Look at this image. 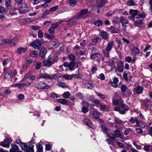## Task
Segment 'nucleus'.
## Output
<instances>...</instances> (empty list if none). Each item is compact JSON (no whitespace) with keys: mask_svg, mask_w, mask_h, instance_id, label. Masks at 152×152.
Returning a JSON list of instances; mask_svg holds the SVG:
<instances>
[{"mask_svg":"<svg viewBox=\"0 0 152 152\" xmlns=\"http://www.w3.org/2000/svg\"><path fill=\"white\" fill-rule=\"evenodd\" d=\"M39 78H44L46 79H58L57 75L56 74L50 75L46 73H41L39 75Z\"/></svg>","mask_w":152,"mask_h":152,"instance_id":"f257e3e1","label":"nucleus"},{"mask_svg":"<svg viewBox=\"0 0 152 152\" xmlns=\"http://www.w3.org/2000/svg\"><path fill=\"white\" fill-rule=\"evenodd\" d=\"M34 86L37 88L41 89H47L49 88L50 86L42 82L37 83L34 85Z\"/></svg>","mask_w":152,"mask_h":152,"instance_id":"f03ea898","label":"nucleus"},{"mask_svg":"<svg viewBox=\"0 0 152 152\" xmlns=\"http://www.w3.org/2000/svg\"><path fill=\"white\" fill-rule=\"evenodd\" d=\"M88 12V10L87 9L82 10L80 13L76 15L77 18H78V19H79L81 18H86L88 17L87 14Z\"/></svg>","mask_w":152,"mask_h":152,"instance_id":"7ed1b4c3","label":"nucleus"},{"mask_svg":"<svg viewBox=\"0 0 152 152\" xmlns=\"http://www.w3.org/2000/svg\"><path fill=\"white\" fill-rule=\"evenodd\" d=\"M114 67L116 72L122 73L124 70V63L122 62L117 63Z\"/></svg>","mask_w":152,"mask_h":152,"instance_id":"20e7f679","label":"nucleus"},{"mask_svg":"<svg viewBox=\"0 0 152 152\" xmlns=\"http://www.w3.org/2000/svg\"><path fill=\"white\" fill-rule=\"evenodd\" d=\"M79 72H78L77 74H72L71 75L69 74H66L63 76V77L66 80H70L71 79L73 78L74 79H77L79 77L78 75Z\"/></svg>","mask_w":152,"mask_h":152,"instance_id":"39448f33","label":"nucleus"},{"mask_svg":"<svg viewBox=\"0 0 152 152\" xmlns=\"http://www.w3.org/2000/svg\"><path fill=\"white\" fill-rule=\"evenodd\" d=\"M28 7L27 5L25 3H23L19 9V12L20 14L25 13L28 12Z\"/></svg>","mask_w":152,"mask_h":152,"instance_id":"423d86ee","label":"nucleus"},{"mask_svg":"<svg viewBox=\"0 0 152 152\" xmlns=\"http://www.w3.org/2000/svg\"><path fill=\"white\" fill-rule=\"evenodd\" d=\"M97 107L99 108L101 111H109L110 110V107L109 105H105L102 104H99L97 106Z\"/></svg>","mask_w":152,"mask_h":152,"instance_id":"0eeeda50","label":"nucleus"},{"mask_svg":"<svg viewBox=\"0 0 152 152\" xmlns=\"http://www.w3.org/2000/svg\"><path fill=\"white\" fill-rule=\"evenodd\" d=\"M11 140L10 138L7 137L4 139L3 142L1 143V145L2 146L9 148L10 146V144L11 142Z\"/></svg>","mask_w":152,"mask_h":152,"instance_id":"6e6552de","label":"nucleus"},{"mask_svg":"<svg viewBox=\"0 0 152 152\" xmlns=\"http://www.w3.org/2000/svg\"><path fill=\"white\" fill-rule=\"evenodd\" d=\"M92 115L93 117L95 119H98L100 118V116L102 115V114L97 110L94 109V110L92 111L91 112Z\"/></svg>","mask_w":152,"mask_h":152,"instance_id":"1a4fd4ad","label":"nucleus"},{"mask_svg":"<svg viewBox=\"0 0 152 152\" xmlns=\"http://www.w3.org/2000/svg\"><path fill=\"white\" fill-rule=\"evenodd\" d=\"M30 44L35 49L37 48L39 49L41 46V42L37 40L31 42Z\"/></svg>","mask_w":152,"mask_h":152,"instance_id":"9d476101","label":"nucleus"},{"mask_svg":"<svg viewBox=\"0 0 152 152\" xmlns=\"http://www.w3.org/2000/svg\"><path fill=\"white\" fill-rule=\"evenodd\" d=\"M78 19L76 16L73 18H72L66 22V24H67L69 26L72 27L75 24L77 20Z\"/></svg>","mask_w":152,"mask_h":152,"instance_id":"9b49d317","label":"nucleus"},{"mask_svg":"<svg viewBox=\"0 0 152 152\" xmlns=\"http://www.w3.org/2000/svg\"><path fill=\"white\" fill-rule=\"evenodd\" d=\"M11 148L10 150V152H22L20 150L18 146L15 144H11Z\"/></svg>","mask_w":152,"mask_h":152,"instance_id":"f8f14e48","label":"nucleus"},{"mask_svg":"<svg viewBox=\"0 0 152 152\" xmlns=\"http://www.w3.org/2000/svg\"><path fill=\"white\" fill-rule=\"evenodd\" d=\"M136 26H138V25H140L142 23V19H140L139 17L137 15L134 18V20Z\"/></svg>","mask_w":152,"mask_h":152,"instance_id":"ddd939ff","label":"nucleus"},{"mask_svg":"<svg viewBox=\"0 0 152 152\" xmlns=\"http://www.w3.org/2000/svg\"><path fill=\"white\" fill-rule=\"evenodd\" d=\"M59 25L58 23H55L52 24L48 29V31L49 33L52 34L54 33L55 29Z\"/></svg>","mask_w":152,"mask_h":152,"instance_id":"4468645a","label":"nucleus"},{"mask_svg":"<svg viewBox=\"0 0 152 152\" xmlns=\"http://www.w3.org/2000/svg\"><path fill=\"white\" fill-rule=\"evenodd\" d=\"M140 51L139 50L137 46H134L133 47L131 54L133 55H136L139 54Z\"/></svg>","mask_w":152,"mask_h":152,"instance_id":"2eb2a0df","label":"nucleus"},{"mask_svg":"<svg viewBox=\"0 0 152 152\" xmlns=\"http://www.w3.org/2000/svg\"><path fill=\"white\" fill-rule=\"evenodd\" d=\"M107 0H101V1L99 3L97 7V8L98 10L97 11V12L98 13H99V9L101 7H102L104 6Z\"/></svg>","mask_w":152,"mask_h":152,"instance_id":"dca6fc26","label":"nucleus"},{"mask_svg":"<svg viewBox=\"0 0 152 152\" xmlns=\"http://www.w3.org/2000/svg\"><path fill=\"white\" fill-rule=\"evenodd\" d=\"M47 52L46 49L45 47H42L39 52V55L40 56L44 57Z\"/></svg>","mask_w":152,"mask_h":152,"instance_id":"f3484780","label":"nucleus"},{"mask_svg":"<svg viewBox=\"0 0 152 152\" xmlns=\"http://www.w3.org/2000/svg\"><path fill=\"white\" fill-rule=\"evenodd\" d=\"M32 60L31 59L27 60L23 66V69L24 70L26 69L28 66L32 63Z\"/></svg>","mask_w":152,"mask_h":152,"instance_id":"a211bd4d","label":"nucleus"},{"mask_svg":"<svg viewBox=\"0 0 152 152\" xmlns=\"http://www.w3.org/2000/svg\"><path fill=\"white\" fill-rule=\"evenodd\" d=\"M84 122L85 124L88 126L92 128H94V125L89 119H85L84 120Z\"/></svg>","mask_w":152,"mask_h":152,"instance_id":"6ab92c4d","label":"nucleus"},{"mask_svg":"<svg viewBox=\"0 0 152 152\" xmlns=\"http://www.w3.org/2000/svg\"><path fill=\"white\" fill-rule=\"evenodd\" d=\"M135 121L138 127L141 128H144L145 127V125L140 120H137L136 118H135Z\"/></svg>","mask_w":152,"mask_h":152,"instance_id":"aec40b11","label":"nucleus"},{"mask_svg":"<svg viewBox=\"0 0 152 152\" xmlns=\"http://www.w3.org/2000/svg\"><path fill=\"white\" fill-rule=\"evenodd\" d=\"M114 44V42L113 41H111L109 42L106 48V50L110 51L112 49Z\"/></svg>","mask_w":152,"mask_h":152,"instance_id":"412c9836","label":"nucleus"},{"mask_svg":"<svg viewBox=\"0 0 152 152\" xmlns=\"http://www.w3.org/2000/svg\"><path fill=\"white\" fill-rule=\"evenodd\" d=\"M27 48L21 47L18 48L17 52L19 54H22L25 53L27 51Z\"/></svg>","mask_w":152,"mask_h":152,"instance_id":"4be33fe9","label":"nucleus"},{"mask_svg":"<svg viewBox=\"0 0 152 152\" xmlns=\"http://www.w3.org/2000/svg\"><path fill=\"white\" fill-rule=\"evenodd\" d=\"M12 72L10 70H7L6 72H5L4 75V78L7 79L9 77L11 76Z\"/></svg>","mask_w":152,"mask_h":152,"instance_id":"5701e85b","label":"nucleus"},{"mask_svg":"<svg viewBox=\"0 0 152 152\" xmlns=\"http://www.w3.org/2000/svg\"><path fill=\"white\" fill-rule=\"evenodd\" d=\"M139 10H136L130 9L129 11V13L132 15L134 16H137L139 13Z\"/></svg>","mask_w":152,"mask_h":152,"instance_id":"b1692460","label":"nucleus"},{"mask_svg":"<svg viewBox=\"0 0 152 152\" xmlns=\"http://www.w3.org/2000/svg\"><path fill=\"white\" fill-rule=\"evenodd\" d=\"M55 63L54 61H51L49 60H47L45 61L43 63L44 64L47 66H50L52 64H54Z\"/></svg>","mask_w":152,"mask_h":152,"instance_id":"393cba45","label":"nucleus"},{"mask_svg":"<svg viewBox=\"0 0 152 152\" xmlns=\"http://www.w3.org/2000/svg\"><path fill=\"white\" fill-rule=\"evenodd\" d=\"M103 23L101 20H96L94 22V25L96 26H100L103 24Z\"/></svg>","mask_w":152,"mask_h":152,"instance_id":"a878e982","label":"nucleus"},{"mask_svg":"<svg viewBox=\"0 0 152 152\" xmlns=\"http://www.w3.org/2000/svg\"><path fill=\"white\" fill-rule=\"evenodd\" d=\"M58 83L59 86L62 88H64L66 86L65 83L60 80H58Z\"/></svg>","mask_w":152,"mask_h":152,"instance_id":"bb28decb","label":"nucleus"},{"mask_svg":"<svg viewBox=\"0 0 152 152\" xmlns=\"http://www.w3.org/2000/svg\"><path fill=\"white\" fill-rule=\"evenodd\" d=\"M75 65L74 61H72L70 62L69 67L71 71H72L74 70V67Z\"/></svg>","mask_w":152,"mask_h":152,"instance_id":"cd10ccee","label":"nucleus"},{"mask_svg":"<svg viewBox=\"0 0 152 152\" xmlns=\"http://www.w3.org/2000/svg\"><path fill=\"white\" fill-rule=\"evenodd\" d=\"M101 36L104 39H106L108 37V36L107 33L104 31L102 32L101 33Z\"/></svg>","mask_w":152,"mask_h":152,"instance_id":"c85d7f7f","label":"nucleus"},{"mask_svg":"<svg viewBox=\"0 0 152 152\" xmlns=\"http://www.w3.org/2000/svg\"><path fill=\"white\" fill-rule=\"evenodd\" d=\"M37 148L38 152H43V147L42 145L39 144L37 145Z\"/></svg>","mask_w":152,"mask_h":152,"instance_id":"c756f323","label":"nucleus"},{"mask_svg":"<svg viewBox=\"0 0 152 152\" xmlns=\"http://www.w3.org/2000/svg\"><path fill=\"white\" fill-rule=\"evenodd\" d=\"M13 86L15 87H18L19 89H20L23 88L24 87L23 84L21 83L15 84Z\"/></svg>","mask_w":152,"mask_h":152,"instance_id":"7c9ffc66","label":"nucleus"},{"mask_svg":"<svg viewBox=\"0 0 152 152\" xmlns=\"http://www.w3.org/2000/svg\"><path fill=\"white\" fill-rule=\"evenodd\" d=\"M120 22L122 23V24H127L128 23V21L124 17H122L120 19Z\"/></svg>","mask_w":152,"mask_h":152,"instance_id":"2f4dec72","label":"nucleus"},{"mask_svg":"<svg viewBox=\"0 0 152 152\" xmlns=\"http://www.w3.org/2000/svg\"><path fill=\"white\" fill-rule=\"evenodd\" d=\"M109 51L106 50V49L102 50V53L104 55L105 57L108 58L109 57Z\"/></svg>","mask_w":152,"mask_h":152,"instance_id":"473e14b6","label":"nucleus"},{"mask_svg":"<svg viewBox=\"0 0 152 152\" xmlns=\"http://www.w3.org/2000/svg\"><path fill=\"white\" fill-rule=\"evenodd\" d=\"M38 52L36 50H34L31 51L29 53L30 55L32 57H35L37 54Z\"/></svg>","mask_w":152,"mask_h":152,"instance_id":"72a5a7b5","label":"nucleus"},{"mask_svg":"<svg viewBox=\"0 0 152 152\" xmlns=\"http://www.w3.org/2000/svg\"><path fill=\"white\" fill-rule=\"evenodd\" d=\"M58 102L62 104H65L67 102V100L64 99H58Z\"/></svg>","mask_w":152,"mask_h":152,"instance_id":"f704fd0d","label":"nucleus"},{"mask_svg":"<svg viewBox=\"0 0 152 152\" xmlns=\"http://www.w3.org/2000/svg\"><path fill=\"white\" fill-rule=\"evenodd\" d=\"M115 134L116 137H120L121 135V132L118 130H116L115 131Z\"/></svg>","mask_w":152,"mask_h":152,"instance_id":"c9c22d12","label":"nucleus"},{"mask_svg":"<svg viewBox=\"0 0 152 152\" xmlns=\"http://www.w3.org/2000/svg\"><path fill=\"white\" fill-rule=\"evenodd\" d=\"M70 96V93L68 91L64 92L63 95V97L66 99L68 98Z\"/></svg>","mask_w":152,"mask_h":152,"instance_id":"e433bc0d","label":"nucleus"},{"mask_svg":"<svg viewBox=\"0 0 152 152\" xmlns=\"http://www.w3.org/2000/svg\"><path fill=\"white\" fill-rule=\"evenodd\" d=\"M127 4L129 6H137L136 4L134 3L132 0H130L128 1Z\"/></svg>","mask_w":152,"mask_h":152,"instance_id":"4c0bfd02","label":"nucleus"},{"mask_svg":"<svg viewBox=\"0 0 152 152\" xmlns=\"http://www.w3.org/2000/svg\"><path fill=\"white\" fill-rule=\"evenodd\" d=\"M143 89L141 87L138 86L136 89V93L138 94H140L142 93Z\"/></svg>","mask_w":152,"mask_h":152,"instance_id":"58836bf2","label":"nucleus"},{"mask_svg":"<svg viewBox=\"0 0 152 152\" xmlns=\"http://www.w3.org/2000/svg\"><path fill=\"white\" fill-rule=\"evenodd\" d=\"M20 145L22 149L25 150L27 149V145L26 143H21Z\"/></svg>","mask_w":152,"mask_h":152,"instance_id":"ea45409f","label":"nucleus"},{"mask_svg":"<svg viewBox=\"0 0 152 152\" xmlns=\"http://www.w3.org/2000/svg\"><path fill=\"white\" fill-rule=\"evenodd\" d=\"M115 122L118 124H122L124 123L116 117L115 118Z\"/></svg>","mask_w":152,"mask_h":152,"instance_id":"a19ab883","label":"nucleus"},{"mask_svg":"<svg viewBox=\"0 0 152 152\" xmlns=\"http://www.w3.org/2000/svg\"><path fill=\"white\" fill-rule=\"evenodd\" d=\"M99 55V53H94L91 54L90 58L91 59H94L96 58L98 55Z\"/></svg>","mask_w":152,"mask_h":152,"instance_id":"79ce46f5","label":"nucleus"},{"mask_svg":"<svg viewBox=\"0 0 152 152\" xmlns=\"http://www.w3.org/2000/svg\"><path fill=\"white\" fill-rule=\"evenodd\" d=\"M107 136L108 138L110 139L112 141H113L115 140V137L113 134H107Z\"/></svg>","mask_w":152,"mask_h":152,"instance_id":"37998d69","label":"nucleus"},{"mask_svg":"<svg viewBox=\"0 0 152 152\" xmlns=\"http://www.w3.org/2000/svg\"><path fill=\"white\" fill-rule=\"evenodd\" d=\"M78 0H70L69 4L72 7L74 6L76 4V2Z\"/></svg>","mask_w":152,"mask_h":152,"instance_id":"c03bdc74","label":"nucleus"},{"mask_svg":"<svg viewBox=\"0 0 152 152\" xmlns=\"http://www.w3.org/2000/svg\"><path fill=\"white\" fill-rule=\"evenodd\" d=\"M34 145L31 143H28V147L29 150H31L32 152H34Z\"/></svg>","mask_w":152,"mask_h":152,"instance_id":"a18cd8bd","label":"nucleus"},{"mask_svg":"<svg viewBox=\"0 0 152 152\" xmlns=\"http://www.w3.org/2000/svg\"><path fill=\"white\" fill-rule=\"evenodd\" d=\"M11 0H8L5 1V6L6 7H8L10 6Z\"/></svg>","mask_w":152,"mask_h":152,"instance_id":"49530a36","label":"nucleus"},{"mask_svg":"<svg viewBox=\"0 0 152 152\" xmlns=\"http://www.w3.org/2000/svg\"><path fill=\"white\" fill-rule=\"evenodd\" d=\"M82 111L84 113H87L88 111V109L86 107H83L82 109Z\"/></svg>","mask_w":152,"mask_h":152,"instance_id":"de8ad7c7","label":"nucleus"},{"mask_svg":"<svg viewBox=\"0 0 152 152\" xmlns=\"http://www.w3.org/2000/svg\"><path fill=\"white\" fill-rule=\"evenodd\" d=\"M39 27L37 26L33 25L31 26L30 28L31 30H34L35 31L39 29Z\"/></svg>","mask_w":152,"mask_h":152,"instance_id":"09e8293b","label":"nucleus"},{"mask_svg":"<svg viewBox=\"0 0 152 152\" xmlns=\"http://www.w3.org/2000/svg\"><path fill=\"white\" fill-rule=\"evenodd\" d=\"M31 75V73H30V72H29V73L26 74L25 76V77L22 80V81H23L24 80H25L26 78V79L28 78Z\"/></svg>","mask_w":152,"mask_h":152,"instance_id":"8fccbe9b","label":"nucleus"},{"mask_svg":"<svg viewBox=\"0 0 152 152\" xmlns=\"http://www.w3.org/2000/svg\"><path fill=\"white\" fill-rule=\"evenodd\" d=\"M109 29L110 30V31H111V32L113 33H116L117 32V31L115 29L114 27L111 26L110 28Z\"/></svg>","mask_w":152,"mask_h":152,"instance_id":"3c124183","label":"nucleus"},{"mask_svg":"<svg viewBox=\"0 0 152 152\" xmlns=\"http://www.w3.org/2000/svg\"><path fill=\"white\" fill-rule=\"evenodd\" d=\"M102 130L104 133H107V128L104 126H101Z\"/></svg>","mask_w":152,"mask_h":152,"instance_id":"603ef678","label":"nucleus"},{"mask_svg":"<svg viewBox=\"0 0 152 152\" xmlns=\"http://www.w3.org/2000/svg\"><path fill=\"white\" fill-rule=\"evenodd\" d=\"M12 40L13 43L15 45L18 42V39L17 37H15Z\"/></svg>","mask_w":152,"mask_h":152,"instance_id":"864d4df0","label":"nucleus"},{"mask_svg":"<svg viewBox=\"0 0 152 152\" xmlns=\"http://www.w3.org/2000/svg\"><path fill=\"white\" fill-rule=\"evenodd\" d=\"M121 89L122 92H125L126 89V86L124 85H123L121 86Z\"/></svg>","mask_w":152,"mask_h":152,"instance_id":"5fc2aeb1","label":"nucleus"},{"mask_svg":"<svg viewBox=\"0 0 152 152\" xmlns=\"http://www.w3.org/2000/svg\"><path fill=\"white\" fill-rule=\"evenodd\" d=\"M38 36L39 38H42L43 37V34L41 30H39L38 33Z\"/></svg>","mask_w":152,"mask_h":152,"instance_id":"6e6d98bb","label":"nucleus"},{"mask_svg":"<svg viewBox=\"0 0 152 152\" xmlns=\"http://www.w3.org/2000/svg\"><path fill=\"white\" fill-rule=\"evenodd\" d=\"M41 63L38 62L36 65L35 69H40L41 67Z\"/></svg>","mask_w":152,"mask_h":152,"instance_id":"4d7b16f0","label":"nucleus"},{"mask_svg":"<svg viewBox=\"0 0 152 152\" xmlns=\"http://www.w3.org/2000/svg\"><path fill=\"white\" fill-rule=\"evenodd\" d=\"M97 94L98 96L103 99H105L107 97L106 96L102 94L99 93H97Z\"/></svg>","mask_w":152,"mask_h":152,"instance_id":"13d9d810","label":"nucleus"},{"mask_svg":"<svg viewBox=\"0 0 152 152\" xmlns=\"http://www.w3.org/2000/svg\"><path fill=\"white\" fill-rule=\"evenodd\" d=\"M9 62V61L8 59H5L3 61V65L4 67L6 66L7 64Z\"/></svg>","mask_w":152,"mask_h":152,"instance_id":"bf43d9fd","label":"nucleus"},{"mask_svg":"<svg viewBox=\"0 0 152 152\" xmlns=\"http://www.w3.org/2000/svg\"><path fill=\"white\" fill-rule=\"evenodd\" d=\"M68 57L69 59L72 60V61H73L75 62V57L74 55L70 54L68 56Z\"/></svg>","mask_w":152,"mask_h":152,"instance_id":"052dcab7","label":"nucleus"},{"mask_svg":"<svg viewBox=\"0 0 152 152\" xmlns=\"http://www.w3.org/2000/svg\"><path fill=\"white\" fill-rule=\"evenodd\" d=\"M136 132L138 134H141L143 132L142 129L140 128H137L136 129Z\"/></svg>","mask_w":152,"mask_h":152,"instance_id":"680f3d73","label":"nucleus"},{"mask_svg":"<svg viewBox=\"0 0 152 152\" xmlns=\"http://www.w3.org/2000/svg\"><path fill=\"white\" fill-rule=\"evenodd\" d=\"M144 150L147 152H149L150 150V146L149 145H145L144 147Z\"/></svg>","mask_w":152,"mask_h":152,"instance_id":"e2e57ef3","label":"nucleus"},{"mask_svg":"<svg viewBox=\"0 0 152 152\" xmlns=\"http://www.w3.org/2000/svg\"><path fill=\"white\" fill-rule=\"evenodd\" d=\"M20 22L23 25H25L26 23V21L25 19H22L20 20Z\"/></svg>","mask_w":152,"mask_h":152,"instance_id":"0e129e2a","label":"nucleus"},{"mask_svg":"<svg viewBox=\"0 0 152 152\" xmlns=\"http://www.w3.org/2000/svg\"><path fill=\"white\" fill-rule=\"evenodd\" d=\"M99 78L101 80H104L105 78L104 75L103 73L100 74L99 75Z\"/></svg>","mask_w":152,"mask_h":152,"instance_id":"69168bd1","label":"nucleus"},{"mask_svg":"<svg viewBox=\"0 0 152 152\" xmlns=\"http://www.w3.org/2000/svg\"><path fill=\"white\" fill-rule=\"evenodd\" d=\"M126 61L129 63L130 62L132 61V58L130 56H127L126 58Z\"/></svg>","mask_w":152,"mask_h":152,"instance_id":"338daca9","label":"nucleus"},{"mask_svg":"<svg viewBox=\"0 0 152 152\" xmlns=\"http://www.w3.org/2000/svg\"><path fill=\"white\" fill-rule=\"evenodd\" d=\"M131 131V129L129 128L126 129L124 132V134L126 135H127Z\"/></svg>","mask_w":152,"mask_h":152,"instance_id":"774afa93","label":"nucleus"}]
</instances>
